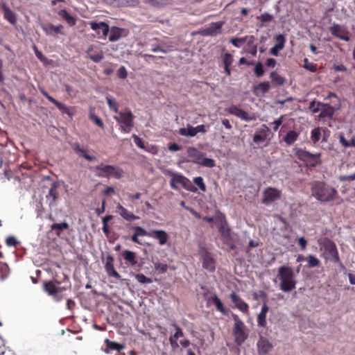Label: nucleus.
Segmentation results:
<instances>
[{
  "mask_svg": "<svg viewBox=\"0 0 355 355\" xmlns=\"http://www.w3.org/2000/svg\"><path fill=\"white\" fill-rule=\"evenodd\" d=\"M312 196L320 202L333 200L337 191L323 182H315L311 186Z\"/></svg>",
  "mask_w": 355,
  "mask_h": 355,
  "instance_id": "obj_1",
  "label": "nucleus"
},
{
  "mask_svg": "<svg viewBox=\"0 0 355 355\" xmlns=\"http://www.w3.org/2000/svg\"><path fill=\"white\" fill-rule=\"evenodd\" d=\"M278 277L281 281L279 288L283 292H290L295 288L296 282L292 268L284 266L279 267Z\"/></svg>",
  "mask_w": 355,
  "mask_h": 355,
  "instance_id": "obj_2",
  "label": "nucleus"
},
{
  "mask_svg": "<svg viewBox=\"0 0 355 355\" xmlns=\"http://www.w3.org/2000/svg\"><path fill=\"white\" fill-rule=\"evenodd\" d=\"M321 249L323 251V257L325 259L333 263H340L338 252L336 244L331 240L325 239L320 243Z\"/></svg>",
  "mask_w": 355,
  "mask_h": 355,
  "instance_id": "obj_3",
  "label": "nucleus"
},
{
  "mask_svg": "<svg viewBox=\"0 0 355 355\" xmlns=\"http://www.w3.org/2000/svg\"><path fill=\"white\" fill-rule=\"evenodd\" d=\"M114 119L120 125L121 130L125 133H129L133 127L134 116L130 111L118 112V115Z\"/></svg>",
  "mask_w": 355,
  "mask_h": 355,
  "instance_id": "obj_4",
  "label": "nucleus"
},
{
  "mask_svg": "<svg viewBox=\"0 0 355 355\" xmlns=\"http://www.w3.org/2000/svg\"><path fill=\"white\" fill-rule=\"evenodd\" d=\"M234 320L233 334L235 342L237 345H241L248 338V334L245 332V325L237 315L234 316Z\"/></svg>",
  "mask_w": 355,
  "mask_h": 355,
  "instance_id": "obj_5",
  "label": "nucleus"
},
{
  "mask_svg": "<svg viewBox=\"0 0 355 355\" xmlns=\"http://www.w3.org/2000/svg\"><path fill=\"white\" fill-rule=\"evenodd\" d=\"M296 155L302 161L313 162L311 165L313 166L321 163L320 159L321 154L320 153H311L304 149H297L296 150Z\"/></svg>",
  "mask_w": 355,
  "mask_h": 355,
  "instance_id": "obj_6",
  "label": "nucleus"
},
{
  "mask_svg": "<svg viewBox=\"0 0 355 355\" xmlns=\"http://www.w3.org/2000/svg\"><path fill=\"white\" fill-rule=\"evenodd\" d=\"M338 108H339V106L338 107H334L328 103H322L318 102L317 103V107L314 108L313 110V112L317 113L319 111H320V113L318 116L319 118H321V119L328 118V119H331L334 116L336 110L338 109Z\"/></svg>",
  "mask_w": 355,
  "mask_h": 355,
  "instance_id": "obj_7",
  "label": "nucleus"
},
{
  "mask_svg": "<svg viewBox=\"0 0 355 355\" xmlns=\"http://www.w3.org/2000/svg\"><path fill=\"white\" fill-rule=\"evenodd\" d=\"M89 25L91 28L96 33L98 38H105L107 36L110 27L107 23L90 21Z\"/></svg>",
  "mask_w": 355,
  "mask_h": 355,
  "instance_id": "obj_8",
  "label": "nucleus"
},
{
  "mask_svg": "<svg viewBox=\"0 0 355 355\" xmlns=\"http://www.w3.org/2000/svg\"><path fill=\"white\" fill-rule=\"evenodd\" d=\"M329 31L332 35L341 40L347 42L350 39L348 31L345 27L339 24H334L329 28Z\"/></svg>",
  "mask_w": 355,
  "mask_h": 355,
  "instance_id": "obj_9",
  "label": "nucleus"
},
{
  "mask_svg": "<svg viewBox=\"0 0 355 355\" xmlns=\"http://www.w3.org/2000/svg\"><path fill=\"white\" fill-rule=\"evenodd\" d=\"M173 178L177 184H181L187 191L193 193L197 192L198 188L193 186L192 182L185 176L180 174H173Z\"/></svg>",
  "mask_w": 355,
  "mask_h": 355,
  "instance_id": "obj_10",
  "label": "nucleus"
},
{
  "mask_svg": "<svg viewBox=\"0 0 355 355\" xmlns=\"http://www.w3.org/2000/svg\"><path fill=\"white\" fill-rule=\"evenodd\" d=\"M281 194V191L273 187H268L263 191V198L262 202L264 204L272 202L280 198Z\"/></svg>",
  "mask_w": 355,
  "mask_h": 355,
  "instance_id": "obj_11",
  "label": "nucleus"
},
{
  "mask_svg": "<svg viewBox=\"0 0 355 355\" xmlns=\"http://www.w3.org/2000/svg\"><path fill=\"white\" fill-rule=\"evenodd\" d=\"M259 355H266L272 350V343L265 337L261 336L257 343Z\"/></svg>",
  "mask_w": 355,
  "mask_h": 355,
  "instance_id": "obj_12",
  "label": "nucleus"
},
{
  "mask_svg": "<svg viewBox=\"0 0 355 355\" xmlns=\"http://www.w3.org/2000/svg\"><path fill=\"white\" fill-rule=\"evenodd\" d=\"M223 25V21L211 23L209 26L202 31V35L204 36H214L220 33Z\"/></svg>",
  "mask_w": 355,
  "mask_h": 355,
  "instance_id": "obj_13",
  "label": "nucleus"
},
{
  "mask_svg": "<svg viewBox=\"0 0 355 355\" xmlns=\"http://www.w3.org/2000/svg\"><path fill=\"white\" fill-rule=\"evenodd\" d=\"M228 112L230 114L236 116L245 121H251L254 119L253 116H250L248 112L235 105L230 106L228 109Z\"/></svg>",
  "mask_w": 355,
  "mask_h": 355,
  "instance_id": "obj_14",
  "label": "nucleus"
},
{
  "mask_svg": "<svg viewBox=\"0 0 355 355\" xmlns=\"http://www.w3.org/2000/svg\"><path fill=\"white\" fill-rule=\"evenodd\" d=\"M86 54L87 58L94 62H99L103 59V51L97 47H89L87 50Z\"/></svg>",
  "mask_w": 355,
  "mask_h": 355,
  "instance_id": "obj_15",
  "label": "nucleus"
},
{
  "mask_svg": "<svg viewBox=\"0 0 355 355\" xmlns=\"http://www.w3.org/2000/svg\"><path fill=\"white\" fill-rule=\"evenodd\" d=\"M109 33V40L110 42L118 41L121 37L127 35L125 29L116 26H112L110 29Z\"/></svg>",
  "mask_w": 355,
  "mask_h": 355,
  "instance_id": "obj_16",
  "label": "nucleus"
},
{
  "mask_svg": "<svg viewBox=\"0 0 355 355\" xmlns=\"http://www.w3.org/2000/svg\"><path fill=\"white\" fill-rule=\"evenodd\" d=\"M275 39L277 43L270 49V53L272 55L277 56L279 51L282 50L284 47L286 38L283 35L279 34L276 35Z\"/></svg>",
  "mask_w": 355,
  "mask_h": 355,
  "instance_id": "obj_17",
  "label": "nucleus"
},
{
  "mask_svg": "<svg viewBox=\"0 0 355 355\" xmlns=\"http://www.w3.org/2000/svg\"><path fill=\"white\" fill-rule=\"evenodd\" d=\"M114 259L111 256H107L106 258L105 268L107 275L110 277H114L117 279H121L120 275L116 271L114 266Z\"/></svg>",
  "mask_w": 355,
  "mask_h": 355,
  "instance_id": "obj_18",
  "label": "nucleus"
},
{
  "mask_svg": "<svg viewBox=\"0 0 355 355\" xmlns=\"http://www.w3.org/2000/svg\"><path fill=\"white\" fill-rule=\"evenodd\" d=\"M44 291L48 293L49 295L53 296L55 300L57 301L60 300V297H58V294L62 291L64 288L57 287L51 282H46L44 285Z\"/></svg>",
  "mask_w": 355,
  "mask_h": 355,
  "instance_id": "obj_19",
  "label": "nucleus"
},
{
  "mask_svg": "<svg viewBox=\"0 0 355 355\" xmlns=\"http://www.w3.org/2000/svg\"><path fill=\"white\" fill-rule=\"evenodd\" d=\"M230 297L237 309L243 313L248 312L249 308L248 304L243 301L236 293H232Z\"/></svg>",
  "mask_w": 355,
  "mask_h": 355,
  "instance_id": "obj_20",
  "label": "nucleus"
},
{
  "mask_svg": "<svg viewBox=\"0 0 355 355\" xmlns=\"http://www.w3.org/2000/svg\"><path fill=\"white\" fill-rule=\"evenodd\" d=\"M116 209L118 210L119 214L125 220L127 221H132L137 219H139V217L135 215L131 211H128L127 209L123 207L121 205L118 204L116 206Z\"/></svg>",
  "mask_w": 355,
  "mask_h": 355,
  "instance_id": "obj_21",
  "label": "nucleus"
},
{
  "mask_svg": "<svg viewBox=\"0 0 355 355\" xmlns=\"http://www.w3.org/2000/svg\"><path fill=\"white\" fill-rule=\"evenodd\" d=\"M150 237L157 239L159 244L161 245L166 244L168 239V235L164 230H152L150 231Z\"/></svg>",
  "mask_w": 355,
  "mask_h": 355,
  "instance_id": "obj_22",
  "label": "nucleus"
},
{
  "mask_svg": "<svg viewBox=\"0 0 355 355\" xmlns=\"http://www.w3.org/2000/svg\"><path fill=\"white\" fill-rule=\"evenodd\" d=\"M96 170L98 171V175L100 177H108L114 173V167L111 165L100 164L96 166Z\"/></svg>",
  "mask_w": 355,
  "mask_h": 355,
  "instance_id": "obj_23",
  "label": "nucleus"
},
{
  "mask_svg": "<svg viewBox=\"0 0 355 355\" xmlns=\"http://www.w3.org/2000/svg\"><path fill=\"white\" fill-rule=\"evenodd\" d=\"M202 267L209 272L215 270V261L209 253H205L204 254Z\"/></svg>",
  "mask_w": 355,
  "mask_h": 355,
  "instance_id": "obj_24",
  "label": "nucleus"
},
{
  "mask_svg": "<svg viewBox=\"0 0 355 355\" xmlns=\"http://www.w3.org/2000/svg\"><path fill=\"white\" fill-rule=\"evenodd\" d=\"M58 182H53L49 189V193L46 195L47 199L51 198V200L49 201L50 206L54 205L55 200H57V198H58L57 188H58Z\"/></svg>",
  "mask_w": 355,
  "mask_h": 355,
  "instance_id": "obj_25",
  "label": "nucleus"
},
{
  "mask_svg": "<svg viewBox=\"0 0 355 355\" xmlns=\"http://www.w3.org/2000/svg\"><path fill=\"white\" fill-rule=\"evenodd\" d=\"M73 148L76 153L84 157L87 161L92 162L95 159V157L89 155L87 150L84 148L81 147L78 143L73 144Z\"/></svg>",
  "mask_w": 355,
  "mask_h": 355,
  "instance_id": "obj_26",
  "label": "nucleus"
},
{
  "mask_svg": "<svg viewBox=\"0 0 355 355\" xmlns=\"http://www.w3.org/2000/svg\"><path fill=\"white\" fill-rule=\"evenodd\" d=\"M268 311V306L267 304H264L261 306V309L260 313H259L257 316V323L258 325L260 327H265L266 326V313Z\"/></svg>",
  "mask_w": 355,
  "mask_h": 355,
  "instance_id": "obj_27",
  "label": "nucleus"
},
{
  "mask_svg": "<svg viewBox=\"0 0 355 355\" xmlns=\"http://www.w3.org/2000/svg\"><path fill=\"white\" fill-rule=\"evenodd\" d=\"M105 342L107 344V347L105 349V352L107 354L110 352V350H116L117 352H120L125 348L124 345L111 341L107 338L105 340Z\"/></svg>",
  "mask_w": 355,
  "mask_h": 355,
  "instance_id": "obj_28",
  "label": "nucleus"
},
{
  "mask_svg": "<svg viewBox=\"0 0 355 355\" xmlns=\"http://www.w3.org/2000/svg\"><path fill=\"white\" fill-rule=\"evenodd\" d=\"M4 18L11 24H15L17 22L16 15L6 6L2 7Z\"/></svg>",
  "mask_w": 355,
  "mask_h": 355,
  "instance_id": "obj_29",
  "label": "nucleus"
},
{
  "mask_svg": "<svg viewBox=\"0 0 355 355\" xmlns=\"http://www.w3.org/2000/svg\"><path fill=\"white\" fill-rule=\"evenodd\" d=\"M192 161L194 163L208 168H212L215 166V161L213 159L205 157L203 155H202L200 157L198 158L197 160Z\"/></svg>",
  "mask_w": 355,
  "mask_h": 355,
  "instance_id": "obj_30",
  "label": "nucleus"
},
{
  "mask_svg": "<svg viewBox=\"0 0 355 355\" xmlns=\"http://www.w3.org/2000/svg\"><path fill=\"white\" fill-rule=\"evenodd\" d=\"M254 41H255V37L253 36V39L252 40L249 39L248 41L247 42V44L243 48V51L245 53H250L253 56H255L257 55V46L254 44Z\"/></svg>",
  "mask_w": 355,
  "mask_h": 355,
  "instance_id": "obj_31",
  "label": "nucleus"
},
{
  "mask_svg": "<svg viewBox=\"0 0 355 355\" xmlns=\"http://www.w3.org/2000/svg\"><path fill=\"white\" fill-rule=\"evenodd\" d=\"M123 257L125 261L130 264L131 266H135L137 264V261L136 259V254L134 252L130 250H124L123 252Z\"/></svg>",
  "mask_w": 355,
  "mask_h": 355,
  "instance_id": "obj_32",
  "label": "nucleus"
},
{
  "mask_svg": "<svg viewBox=\"0 0 355 355\" xmlns=\"http://www.w3.org/2000/svg\"><path fill=\"white\" fill-rule=\"evenodd\" d=\"M270 88V83L268 81L262 82L254 86V92L258 95L259 94H263L269 91Z\"/></svg>",
  "mask_w": 355,
  "mask_h": 355,
  "instance_id": "obj_33",
  "label": "nucleus"
},
{
  "mask_svg": "<svg viewBox=\"0 0 355 355\" xmlns=\"http://www.w3.org/2000/svg\"><path fill=\"white\" fill-rule=\"evenodd\" d=\"M58 15L62 19H64L67 23L72 26L76 23V19L74 17L70 15L66 10H61L58 12Z\"/></svg>",
  "mask_w": 355,
  "mask_h": 355,
  "instance_id": "obj_34",
  "label": "nucleus"
},
{
  "mask_svg": "<svg viewBox=\"0 0 355 355\" xmlns=\"http://www.w3.org/2000/svg\"><path fill=\"white\" fill-rule=\"evenodd\" d=\"M179 133L184 137H194L196 135L194 127L187 125V128H181L179 130Z\"/></svg>",
  "mask_w": 355,
  "mask_h": 355,
  "instance_id": "obj_35",
  "label": "nucleus"
},
{
  "mask_svg": "<svg viewBox=\"0 0 355 355\" xmlns=\"http://www.w3.org/2000/svg\"><path fill=\"white\" fill-rule=\"evenodd\" d=\"M298 138V134L294 130H290L284 138V141L287 145L293 144Z\"/></svg>",
  "mask_w": 355,
  "mask_h": 355,
  "instance_id": "obj_36",
  "label": "nucleus"
},
{
  "mask_svg": "<svg viewBox=\"0 0 355 355\" xmlns=\"http://www.w3.org/2000/svg\"><path fill=\"white\" fill-rule=\"evenodd\" d=\"M252 40L253 35H247L243 37H239V38H231L230 42L236 47H241L242 44L244 42H247L248 40Z\"/></svg>",
  "mask_w": 355,
  "mask_h": 355,
  "instance_id": "obj_37",
  "label": "nucleus"
},
{
  "mask_svg": "<svg viewBox=\"0 0 355 355\" xmlns=\"http://www.w3.org/2000/svg\"><path fill=\"white\" fill-rule=\"evenodd\" d=\"M270 76L272 79V83L276 85H282L284 83V78L275 71H272Z\"/></svg>",
  "mask_w": 355,
  "mask_h": 355,
  "instance_id": "obj_38",
  "label": "nucleus"
},
{
  "mask_svg": "<svg viewBox=\"0 0 355 355\" xmlns=\"http://www.w3.org/2000/svg\"><path fill=\"white\" fill-rule=\"evenodd\" d=\"M211 301H212L213 304L216 306V307L218 311H220V313H222L223 314L226 313V311L224 308L223 302L216 295H214L212 297Z\"/></svg>",
  "mask_w": 355,
  "mask_h": 355,
  "instance_id": "obj_39",
  "label": "nucleus"
},
{
  "mask_svg": "<svg viewBox=\"0 0 355 355\" xmlns=\"http://www.w3.org/2000/svg\"><path fill=\"white\" fill-rule=\"evenodd\" d=\"M321 137V129L320 128H314L311 132L310 139L313 144L317 143Z\"/></svg>",
  "mask_w": 355,
  "mask_h": 355,
  "instance_id": "obj_40",
  "label": "nucleus"
},
{
  "mask_svg": "<svg viewBox=\"0 0 355 355\" xmlns=\"http://www.w3.org/2000/svg\"><path fill=\"white\" fill-rule=\"evenodd\" d=\"M221 236L225 239H229L230 234V228L228 227L226 223H222L218 229Z\"/></svg>",
  "mask_w": 355,
  "mask_h": 355,
  "instance_id": "obj_41",
  "label": "nucleus"
},
{
  "mask_svg": "<svg viewBox=\"0 0 355 355\" xmlns=\"http://www.w3.org/2000/svg\"><path fill=\"white\" fill-rule=\"evenodd\" d=\"M193 183L198 186L199 189L203 192L206 191V185L204 182L203 178L200 176L196 177L193 180Z\"/></svg>",
  "mask_w": 355,
  "mask_h": 355,
  "instance_id": "obj_42",
  "label": "nucleus"
},
{
  "mask_svg": "<svg viewBox=\"0 0 355 355\" xmlns=\"http://www.w3.org/2000/svg\"><path fill=\"white\" fill-rule=\"evenodd\" d=\"M188 155L193 158V160H197L198 158L200 157L201 154L196 148L190 147L187 150Z\"/></svg>",
  "mask_w": 355,
  "mask_h": 355,
  "instance_id": "obj_43",
  "label": "nucleus"
},
{
  "mask_svg": "<svg viewBox=\"0 0 355 355\" xmlns=\"http://www.w3.org/2000/svg\"><path fill=\"white\" fill-rule=\"evenodd\" d=\"M222 60L224 64V67H230L233 62V56L229 53H225L222 55Z\"/></svg>",
  "mask_w": 355,
  "mask_h": 355,
  "instance_id": "obj_44",
  "label": "nucleus"
},
{
  "mask_svg": "<svg viewBox=\"0 0 355 355\" xmlns=\"http://www.w3.org/2000/svg\"><path fill=\"white\" fill-rule=\"evenodd\" d=\"M308 266L309 267L313 268L318 267L320 264V260L315 256L309 254L308 256Z\"/></svg>",
  "mask_w": 355,
  "mask_h": 355,
  "instance_id": "obj_45",
  "label": "nucleus"
},
{
  "mask_svg": "<svg viewBox=\"0 0 355 355\" xmlns=\"http://www.w3.org/2000/svg\"><path fill=\"white\" fill-rule=\"evenodd\" d=\"M106 101L110 109L113 110L115 113H118V107L116 101L110 96H107Z\"/></svg>",
  "mask_w": 355,
  "mask_h": 355,
  "instance_id": "obj_46",
  "label": "nucleus"
},
{
  "mask_svg": "<svg viewBox=\"0 0 355 355\" xmlns=\"http://www.w3.org/2000/svg\"><path fill=\"white\" fill-rule=\"evenodd\" d=\"M41 27L46 35H52L54 34V25L51 24H42Z\"/></svg>",
  "mask_w": 355,
  "mask_h": 355,
  "instance_id": "obj_47",
  "label": "nucleus"
},
{
  "mask_svg": "<svg viewBox=\"0 0 355 355\" xmlns=\"http://www.w3.org/2000/svg\"><path fill=\"white\" fill-rule=\"evenodd\" d=\"M137 236H147L150 237V232H148L145 229L139 226H135L133 227Z\"/></svg>",
  "mask_w": 355,
  "mask_h": 355,
  "instance_id": "obj_48",
  "label": "nucleus"
},
{
  "mask_svg": "<svg viewBox=\"0 0 355 355\" xmlns=\"http://www.w3.org/2000/svg\"><path fill=\"white\" fill-rule=\"evenodd\" d=\"M254 71L257 77H261L263 75L264 70L261 62H259L255 64Z\"/></svg>",
  "mask_w": 355,
  "mask_h": 355,
  "instance_id": "obj_49",
  "label": "nucleus"
},
{
  "mask_svg": "<svg viewBox=\"0 0 355 355\" xmlns=\"http://www.w3.org/2000/svg\"><path fill=\"white\" fill-rule=\"evenodd\" d=\"M136 279L141 284H150L152 282V279L146 277L143 274H137L135 275Z\"/></svg>",
  "mask_w": 355,
  "mask_h": 355,
  "instance_id": "obj_50",
  "label": "nucleus"
},
{
  "mask_svg": "<svg viewBox=\"0 0 355 355\" xmlns=\"http://www.w3.org/2000/svg\"><path fill=\"white\" fill-rule=\"evenodd\" d=\"M51 230H58L60 231L69 228V224L66 222L61 223H53L51 226Z\"/></svg>",
  "mask_w": 355,
  "mask_h": 355,
  "instance_id": "obj_51",
  "label": "nucleus"
},
{
  "mask_svg": "<svg viewBox=\"0 0 355 355\" xmlns=\"http://www.w3.org/2000/svg\"><path fill=\"white\" fill-rule=\"evenodd\" d=\"M284 118V115H281L277 120L274 121L270 124L272 125V129L274 131H277L279 127L282 125L283 120Z\"/></svg>",
  "mask_w": 355,
  "mask_h": 355,
  "instance_id": "obj_52",
  "label": "nucleus"
},
{
  "mask_svg": "<svg viewBox=\"0 0 355 355\" xmlns=\"http://www.w3.org/2000/svg\"><path fill=\"white\" fill-rule=\"evenodd\" d=\"M6 243L8 246H16L19 242L15 236H9L6 238Z\"/></svg>",
  "mask_w": 355,
  "mask_h": 355,
  "instance_id": "obj_53",
  "label": "nucleus"
},
{
  "mask_svg": "<svg viewBox=\"0 0 355 355\" xmlns=\"http://www.w3.org/2000/svg\"><path fill=\"white\" fill-rule=\"evenodd\" d=\"M56 107H58V109L62 112V113H64V114H68L69 116H71V113L70 112V110L69 108H68L65 105H64L63 103L59 102L58 103V105H56Z\"/></svg>",
  "mask_w": 355,
  "mask_h": 355,
  "instance_id": "obj_54",
  "label": "nucleus"
},
{
  "mask_svg": "<svg viewBox=\"0 0 355 355\" xmlns=\"http://www.w3.org/2000/svg\"><path fill=\"white\" fill-rule=\"evenodd\" d=\"M89 119L92 120V121H94V123L99 127L101 128H103L104 125H103V123L102 121V120L98 118L97 116H96L93 113H90L89 114Z\"/></svg>",
  "mask_w": 355,
  "mask_h": 355,
  "instance_id": "obj_55",
  "label": "nucleus"
},
{
  "mask_svg": "<svg viewBox=\"0 0 355 355\" xmlns=\"http://www.w3.org/2000/svg\"><path fill=\"white\" fill-rule=\"evenodd\" d=\"M117 76L121 79H125L128 76V72L124 66H121L117 71Z\"/></svg>",
  "mask_w": 355,
  "mask_h": 355,
  "instance_id": "obj_56",
  "label": "nucleus"
},
{
  "mask_svg": "<svg viewBox=\"0 0 355 355\" xmlns=\"http://www.w3.org/2000/svg\"><path fill=\"white\" fill-rule=\"evenodd\" d=\"M259 19L261 20V22L266 23L271 21L272 19V16L268 13H263L259 17Z\"/></svg>",
  "mask_w": 355,
  "mask_h": 355,
  "instance_id": "obj_57",
  "label": "nucleus"
},
{
  "mask_svg": "<svg viewBox=\"0 0 355 355\" xmlns=\"http://www.w3.org/2000/svg\"><path fill=\"white\" fill-rule=\"evenodd\" d=\"M132 137L134 139L135 144L140 148H144V144L143 141L140 137H139L136 135H133Z\"/></svg>",
  "mask_w": 355,
  "mask_h": 355,
  "instance_id": "obj_58",
  "label": "nucleus"
},
{
  "mask_svg": "<svg viewBox=\"0 0 355 355\" xmlns=\"http://www.w3.org/2000/svg\"><path fill=\"white\" fill-rule=\"evenodd\" d=\"M304 62H305V64H304V67L305 69H308L309 71H310L311 72H314L316 70L315 65L312 63H309L307 58L304 59Z\"/></svg>",
  "mask_w": 355,
  "mask_h": 355,
  "instance_id": "obj_59",
  "label": "nucleus"
},
{
  "mask_svg": "<svg viewBox=\"0 0 355 355\" xmlns=\"http://www.w3.org/2000/svg\"><path fill=\"white\" fill-rule=\"evenodd\" d=\"M175 332L174 334V337H177L178 338L182 337L184 336L183 331L181 328L177 324H174Z\"/></svg>",
  "mask_w": 355,
  "mask_h": 355,
  "instance_id": "obj_60",
  "label": "nucleus"
},
{
  "mask_svg": "<svg viewBox=\"0 0 355 355\" xmlns=\"http://www.w3.org/2000/svg\"><path fill=\"white\" fill-rule=\"evenodd\" d=\"M298 243L301 249L304 250L306 248L307 241L304 237H300L298 239Z\"/></svg>",
  "mask_w": 355,
  "mask_h": 355,
  "instance_id": "obj_61",
  "label": "nucleus"
},
{
  "mask_svg": "<svg viewBox=\"0 0 355 355\" xmlns=\"http://www.w3.org/2000/svg\"><path fill=\"white\" fill-rule=\"evenodd\" d=\"M264 140H265V137L259 134H255L253 137V141L255 143L263 142Z\"/></svg>",
  "mask_w": 355,
  "mask_h": 355,
  "instance_id": "obj_62",
  "label": "nucleus"
},
{
  "mask_svg": "<svg viewBox=\"0 0 355 355\" xmlns=\"http://www.w3.org/2000/svg\"><path fill=\"white\" fill-rule=\"evenodd\" d=\"M339 140H340V142L341 143V144L344 147H345V148L348 147V141L345 139L343 134L339 135Z\"/></svg>",
  "mask_w": 355,
  "mask_h": 355,
  "instance_id": "obj_63",
  "label": "nucleus"
},
{
  "mask_svg": "<svg viewBox=\"0 0 355 355\" xmlns=\"http://www.w3.org/2000/svg\"><path fill=\"white\" fill-rule=\"evenodd\" d=\"M266 64L268 67L273 68L276 65V60L274 58H268Z\"/></svg>",
  "mask_w": 355,
  "mask_h": 355,
  "instance_id": "obj_64",
  "label": "nucleus"
}]
</instances>
